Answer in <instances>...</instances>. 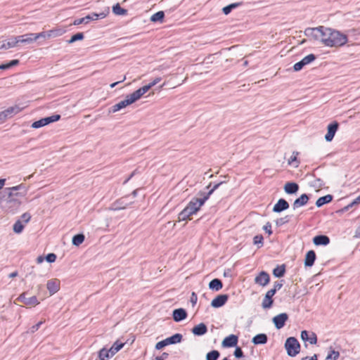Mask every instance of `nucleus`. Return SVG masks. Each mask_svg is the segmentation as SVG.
Instances as JSON below:
<instances>
[{
    "label": "nucleus",
    "instance_id": "4468645a",
    "mask_svg": "<svg viewBox=\"0 0 360 360\" xmlns=\"http://www.w3.org/2000/svg\"><path fill=\"white\" fill-rule=\"evenodd\" d=\"M301 339L304 342L308 341L311 345H315L317 342L316 335L313 332L309 333L307 330H302L301 332Z\"/></svg>",
    "mask_w": 360,
    "mask_h": 360
},
{
    "label": "nucleus",
    "instance_id": "0e129e2a",
    "mask_svg": "<svg viewBox=\"0 0 360 360\" xmlns=\"http://www.w3.org/2000/svg\"><path fill=\"white\" fill-rule=\"evenodd\" d=\"M312 186L314 187H319V188L321 187L322 186L321 179H317L314 180L312 182Z\"/></svg>",
    "mask_w": 360,
    "mask_h": 360
},
{
    "label": "nucleus",
    "instance_id": "f8f14e48",
    "mask_svg": "<svg viewBox=\"0 0 360 360\" xmlns=\"http://www.w3.org/2000/svg\"><path fill=\"white\" fill-rule=\"evenodd\" d=\"M288 315L285 313L280 314L273 318V322L277 329L282 328L288 320Z\"/></svg>",
    "mask_w": 360,
    "mask_h": 360
},
{
    "label": "nucleus",
    "instance_id": "8fccbe9b",
    "mask_svg": "<svg viewBox=\"0 0 360 360\" xmlns=\"http://www.w3.org/2000/svg\"><path fill=\"white\" fill-rule=\"evenodd\" d=\"M289 221L288 217L285 216V217L279 218L276 220V226H281L285 223H287Z\"/></svg>",
    "mask_w": 360,
    "mask_h": 360
},
{
    "label": "nucleus",
    "instance_id": "20e7f679",
    "mask_svg": "<svg viewBox=\"0 0 360 360\" xmlns=\"http://www.w3.org/2000/svg\"><path fill=\"white\" fill-rule=\"evenodd\" d=\"M20 205L18 199H11L0 195V208L6 213L14 214Z\"/></svg>",
    "mask_w": 360,
    "mask_h": 360
},
{
    "label": "nucleus",
    "instance_id": "72a5a7b5",
    "mask_svg": "<svg viewBox=\"0 0 360 360\" xmlns=\"http://www.w3.org/2000/svg\"><path fill=\"white\" fill-rule=\"evenodd\" d=\"M124 345V343H119L118 341L114 342L112 347L108 349L110 352L114 356L117 352H118Z\"/></svg>",
    "mask_w": 360,
    "mask_h": 360
},
{
    "label": "nucleus",
    "instance_id": "412c9836",
    "mask_svg": "<svg viewBox=\"0 0 360 360\" xmlns=\"http://www.w3.org/2000/svg\"><path fill=\"white\" fill-rule=\"evenodd\" d=\"M283 189L287 194H295L299 190V186L294 182H287L284 185Z\"/></svg>",
    "mask_w": 360,
    "mask_h": 360
},
{
    "label": "nucleus",
    "instance_id": "cd10ccee",
    "mask_svg": "<svg viewBox=\"0 0 360 360\" xmlns=\"http://www.w3.org/2000/svg\"><path fill=\"white\" fill-rule=\"evenodd\" d=\"M22 110V108H20L18 105H14L8 108L6 110H4V113H5L6 117H11L13 115L18 113Z\"/></svg>",
    "mask_w": 360,
    "mask_h": 360
},
{
    "label": "nucleus",
    "instance_id": "3c124183",
    "mask_svg": "<svg viewBox=\"0 0 360 360\" xmlns=\"http://www.w3.org/2000/svg\"><path fill=\"white\" fill-rule=\"evenodd\" d=\"M45 259L49 263L54 262L56 259V255L54 253H49L46 255Z\"/></svg>",
    "mask_w": 360,
    "mask_h": 360
},
{
    "label": "nucleus",
    "instance_id": "c03bdc74",
    "mask_svg": "<svg viewBox=\"0 0 360 360\" xmlns=\"http://www.w3.org/2000/svg\"><path fill=\"white\" fill-rule=\"evenodd\" d=\"M297 155H298V153L294 151L288 160V164L292 165L294 162H295V165L294 166H295V167H298V162L297 160Z\"/></svg>",
    "mask_w": 360,
    "mask_h": 360
},
{
    "label": "nucleus",
    "instance_id": "6ab92c4d",
    "mask_svg": "<svg viewBox=\"0 0 360 360\" xmlns=\"http://www.w3.org/2000/svg\"><path fill=\"white\" fill-rule=\"evenodd\" d=\"M238 343V337L235 335H230L226 337L222 341V345L226 347H234Z\"/></svg>",
    "mask_w": 360,
    "mask_h": 360
},
{
    "label": "nucleus",
    "instance_id": "b1692460",
    "mask_svg": "<svg viewBox=\"0 0 360 360\" xmlns=\"http://www.w3.org/2000/svg\"><path fill=\"white\" fill-rule=\"evenodd\" d=\"M17 37L18 42L22 44H32V42L36 41L33 39L34 38V33H29L21 36H18Z\"/></svg>",
    "mask_w": 360,
    "mask_h": 360
},
{
    "label": "nucleus",
    "instance_id": "c85d7f7f",
    "mask_svg": "<svg viewBox=\"0 0 360 360\" xmlns=\"http://www.w3.org/2000/svg\"><path fill=\"white\" fill-rule=\"evenodd\" d=\"M113 356L110 352V350L106 348H102L98 352V359L99 360H108L110 358L112 357Z\"/></svg>",
    "mask_w": 360,
    "mask_h": 360
},
{
    "label": "nucleus",
    "instance_id": "ea45409f",
    "mask_svg": "<svg viewBox=\"0 0 360 360\" xmlns=\"http://www.w3.org/2000/svg\"><path fill=\"white\" fill-rule=\"evenodd\" d=\"M84 39V34L82 32L77 33L71 37L68 41V44H72L76 41L82 40Z\"/></svg>",
    "mask_w": 360,
    "mask_h": 360
},
{
    "label": "nucleus",
    "instance_id": "dca6fc26",
    "mask_svg": "<svg viewBox=\"0 0 360 360\" xmlns=\"http://www.w3.org/2000/svg\"><path fill=\"white\" fill-rule=\"evenodd\" d=\"M161 80L160 77H156L149 84L139 88L136 91L141 96H143L148 91H149L150 89H151L153 86H154L155 84H157L158 82H160Z\"/></svg>",
    "mask_w": 360,
    "mask_h": 360
},
{
    "label": "nucleus",
    "instance_id": "4c0bfd02",
    "mask_svg": "<svg viewBox=\"0 0 360 360\" xmlns=\"http://www.w3.org/2000/svg\"><path fill=\"white\" fill-rule=\"evenodd\" d=\"M127 205H128L127 203H124L122 200H120L113 204V207H112V210H123V209H125Z\"/></svg>",
    "mask_w": 360,
    "mask_h": 360
},
{
    "label": "nucleus",
    "instance_id": "f3484780",
    "mask_svg": "<svg viewBox=\"0 0 360 360\" xmlns=\"http://www.w3.org/2000/svg\"><path fill=\"white\" fill-rule=\"evenodd\" d=\"M172 316L176 322H179L187 317V313L184 309L179 308L173 311Z\"/></svg>",
    "mask_w": 360,
    "mask_h": 360
},
{
    "label": "nucleus",
    "instance_id": "a18cd8bd",
    "mask_svg": "<svg viewBox=\"0 0 360 360\" xmlns=\"http://www.w3.org/2000/svg\"><path fill=\"white\" fill-rule=\"evenodd\" d=\"M238 4H231L223 8L222 11L225 15H228L232 9L236 8Z\"/></svg>",
    "mask_w": 360,
    "mask_h": 360
},
{
    "label": "nucleus",
    "instance_id": "338daca9",
    "mask_svg": "<svg viewBox=\"0 0 360 360\" xmlns=\"http://www.w3.org/2000/svg\"><path fill=\"white\" fill-rule=\"evenodd\" d=\"M7 119L5 113H4V111L0 112V123H3L5 122V120Z\"/></svg>",
    "mask_w": 360,
    "mask_h": 360
},
{
    "label": "nucleus",
    "instance_id": "5fc2aeb1",
    "mask_svg": "<svg viewBox=\"0 0 360 360\" xmlns=\"http://www.w3.org/2000/svg\"><path fill=\"white\" fill-rule=\"evenodd\" d=\"M165 347H166V345H165V341L163 340L162 341H160V342H157L155 346V348L157 350H160V349H162Z\"/></svg>",
    "mask_w": 360,
    "mask_h": 360
},
{
    "label": "nucleus",
    "instance_id": "864d4df0",
    "mask_svg": "<svg viewBox=\"0 0 360 360\" xmlns=\"http://www.w3.org/2000/svg\"><path fill=\"white\" fill-rule=\"evenodd\" d=\"M46 32L48 34V38L54 37H56V36H58L60 34V32L59 30H51Z\"/></svg>",
    "mask_w": 360,
    "mask_h": 360
},
{
    "label": "nucleus",
    "instance_id": "423d86ee",
    "mask_svg": "<svg viewBox=\"0 0 360 360\" xmlns=\"http://www.w3.org/2000/svg\"><path fill=\"white\" fill-rule=\"evenodd\" d=\"M109 8H106L103 11L99 13H92L91 14H89L84 18L75 20V21L73 22V25H79L82 23L87 24L91 20H97L98 19H103L107 16V15L109 13Z\"/></svg>",
    "mask_w": 360,
    "mask_h": 360
},
{
    "label": "nucleus",
    "instance_id": "c9c22d12",
    "mask_svg": "<svg viewBox=\"0 0 360 360\" xmlns=\"http://www.w3.org/2000/svg\"><path fill=\"white\" fill-rule=\"evenodd\" d=\"M18 43V37H16L9 39L6 44H4L2 46L4 49H11L15 47Z\"/></svg>",
    "mask_w": 360,
    "mask_h": 360
},
{
    "label": "nucleus",
    "instance_id": "79ce46f5",
    "mask_svg": "<svg viewBox=\"0 0 360 360\" xmlns=\"http://www.w3.org/2000/svg\"><path fill=\"white\" fill-rule=\"evenodd\" d=\"M60 116L59 115H53L50 117H44V120L46 125H47L51 122L58 121L60 119Z\"/></svg>",
    "mask_w": 360,
    "mask_h": 360
},
{
    "label": "nucleus",
    "instance_id": "f257e3e1",
    "mask_svg": "<svg viewBox=\"0 0 360 360\" xmlns=\"http://www.w3.org/2000/svg\"><path fill=\"white\" fill-rule=\"evenodd\" d=\"M304 33L307 36L311 37L314 39L319 41L325 46L330 47L341 46L347 41V37L345 34L323 26L307 28Z\"/></svg>",
    "mask_w": 360,
    "mask_h": 360
},
{
    "label": "nucleus",
    "instance_id": "aec40b11",
    "mask_svg": "<svg viewBox=\"0 0 360 360\" xmlns=\"http://www.w3.org/2000/svg\"><path fill=\"white\" fill-rule=\"evenodd\" d=\"M309 200V197L307 194H302L300 198H297L293 204L292 209L296 210L300 207L305 205Z\"/></svg>",
    "mask_w": 360,
    "mask_h": 360
},
{
    "label": "nucleus",
    "instance_id": "6e6d98bb",
    "mask_svg": "<svg viewBox=\"0 0 360 360\" xmlns=\"http://www.w3.org/2000/svg\"><path fill=\"white\" fill-rule=\"evenodd\" d=\"M234 355L236 358H240L243 356L242 349L240 347H237L234 352Z\"/></svg>",
    "mask_w": 360,
    "mask_h": 360
},
{
    "label": "nucleus",
    "instance_id": "5701e85b",
    "mask_svg": "<svg viewBox=\"0 0 360 360\" xmlns=\"http://www.w3.org/2000/svg\"><path fill=\"white\" fill-rule=\"evenodd\" d=\"M207 331L206 325L203 323H199L192 328V333L195 335H202Z\"/></svg>",
    "mask_w": 360,
    "mask_h": 360
},
{
    "label": "nucleus",
    "instance_id": "69168bd1",
    "mask_svg": "<svg viewBox=\"0 0 360 360\" xmlns=\"http://www.w3.org/2000/svg\"><path fill=\"white\" fill-rule=\"evenodd\" d=\"M274 274L277 278H281L284 276L285 271H273Z\"/></svg>",
    "mask_w": 360,
    "mask_h": 360
},
{
    "label": "nucleus",
    "instance_id": "2eb2a0df",
    "mask_svg": "<svg viewBox=\"0 0 360 360\" xmlns=\"http://www.w3.org/2000/svg\"><path fill=\"white\" fill-rule=\"evenodd\" d=\"M228 300L227 295H219L211 302V306L214 308H219L222 307L226 302Z\"/></svg>",
    "mask_w": 360,
    "mask_h": 360
},
{
    "label": "nucleus",
    "instance_id": "37998d69",
    "mask_svg": "<svg viewBox=\"0 0 360 360\" xmlns=\"http://www.w3.org/2000/svg\"><path fill=\"white\" fill-rule=\"evenodd\" d=\"M340 356V353L337 351L332 350L327 355L325 360H336Z\"/></svg>",
    "mask_w": 360,
    "mask_h": 360
},
{
    "label": "nucleus",
    "instance_id": "603ef678",
    "mask_svg": "<svg viewBox=\"0 0 360 360\" xmlns=\"http://www.w3.org/2000/svg\"><path fill=\"white\" fill-rule=\"evenodd\" d=\"M34 38H33V39L35 40H37L39 38H43V39L48 38V34H47L46 32H41L37 33V34L34 33Z\"/></svg>",
    "mask_w": 360,
    "mask_h": 360
},
{
    "label": "nucleus",
    "instance_id": "ddd939ff",
    "mask_svg": "<svg viewBox=\"0 0 360 360\" xmlns=\"http://www.w3.org/2000/svg\"><path fill=\"white\" fill-rule=\"evenodd\" d=\"M276 293V288L271 289L267 291V292L265 295V297L262 301V307L264 309H268L270 308L272 305L273 300L271 297L275 295Z\"/></svg>",
    "mask_w": 360,
    "mask_h": 360
},
{
    "label": "nucleus",
    "instance_id": "bf43d9fd",
    "mask_svg": "<svg viewBox=\"0 0 360 360\" xmlns=\"http://www.w3.org/2000/svg\"><path fill=\"white\" fill-rule=\"evenodd\" d=\"M360 202V196L356 198L352 202L345 207V210H347L349 207H352L354 205H356Z\"/></svg>",
    "mask_w": 360,
    "mask_h": 360
},
{
    "label": "nucleus",
    "instance_id": "473e14b6",
    "mask_svg": "<svg viewBox=\"0 0 360 360\" xmlns=\"http://www.w3.org/2000/svg\"><path fill=\"white\" fill-rule=\"evenodd\" d=\"M25 228V224L21 220H17L13 226V230L15 233H21Z\"/></svg>",
    "mask_w": 360,
    "mask_h": 360
},
{
    "label": "nucleus",
    "instance_id": "de8ad7c7",
    "mask_svg": "<svg viewBox=\"0 0 360 360\" xmlns=\"http://www.w3.org/2000/svg\"><path fill=\"white\" fill-rule=\"evenodd\" d=\"M44 126H46V124H45L44 118H42V119H41V120H39L38 121L34 122L32 124V127L34 128V129L40 128V127H44Z\"/></svg>",
    "mask_w": 360,
    "mask_h": 360
},
{
    "label": "nucleus",
    "instance_id": "e433bc0d",
    "mask_svg": "<svg viewBox=\"0 0 360 360\" xmlns=\"http://www.w3.org/2000/svg\"><path fill=\"white\" fill-rule=\"evenodd\" d=\"M84 240V236L83 234H77L73 236L72 242V244L75 246H79L81 245Z\"/></svg>",
    "mask_w": 360,
    "mask_h": 360
},
{
    "label": "nucleus",
    "instance_id": "6e6552de",
    "mask_svg": "<svg viewBox=\"0 0 360 360\" xmlns=\"http://www.w3.org/2000/svg\"><path fill=\"white\" fill-rule=\"evenodd\" d=\"M17 300L28 307H35L39 304V302L38 301L36 296L27 297L25 292H23L21 295H20Z\"/></svg>",
    "mask_w": 360,
    "mask_h": 360
},
{
    "label": "nucleus",
    "instance_id": "13d9d810",
    "mask_svg": "<svg viewBox=\"0 0 360 360\" xmlns=\"http://www.w3.org/2000/svg\"><path fill=\"white\" fill-rule=\"evenodd\" d=\"M263 237L262 236H256L254 237V243L255 245L262 244Z\"/></svg>",
    "mask_w": 360,
    "mask_h": 360
},
{
    "label": "nucleus",
    "instance_id": "052dcab7",
    "mask_svg": "<svg viewBox=\"0 0 360 360\" xmlns=\"http://www.w3.org/2000/svg\"><path fill=\"white\" fill-rule=\"evenodd\" d=\"M18 63H19L18 60H13L11 61H10L9 63H6V68H7V69H8L13 66L18 65Z\"/></svg>",
    "mask_w": 360,
    "mask_h": 360
},
{
    "label": "nucleus",
    "instance_id": "39448f33",
    "mask_svg": "<svg viewBox=\"0 0 360 360\" xmlns=\"http://www.w3.org/2000/svg\"><path fill=\"white\" fill-rule=\"evenodd\" d=\"M141 96L139 95L137 91H134L129 95H127L124 100L121 101L117 104L112 107V112H115L120 110L126 108L127 106L135 103L136 101L140 99Z\"/></svg>",
    "mask_w": 360,
    "mask_h": 360
},
{
    "label": "nucleus",
    "instance_id": "7c9ffc66",
    "mask_svg": "<svg viewBox=\"0 0 360 360\" xmlns=\"http://www.w3.org/2000/svg\"><path fill=\"white\" fill-rule=\"evenodd\" d=\"M112 10L116 15H125L127 13V10L121 8L118 3L112 6Z\"/></svg>",
    "mask_w": 360,
    "mask_h": 360
},
{
    "label": "nucleus",
    "instance_id": "7ed1b4c3",
    "mask_svg": "<svg viewBox=\"0 0 360 360\" xmlns=\"http://www.w3.org/2000/svg\"><path fill=\"white\" fill-rule=\"evenodd\" d=\"M27 193V188L25 184H20L15 186L6 188L0 195L11 199H17V197L24 196Z\"/></svg>",
    "mask_w": 360,
    "mask_h": 360
},
{
    "label": "nucleus",
    "instance_id": "49530a36",
    "mask_svg": "<svg viewBox=\"0 0 360 360\" xmlns=\"http://www.w3.org/2000/svg\"><path fill=\"white\" fill-rule=\"evenodd\" d=\"M31 219V215L28 212H25L20 216V219L19 220L22 221V223H23L25 225L27 224Z\"/></svg>",
    "mask_w": 360,
    "mask_h": 360
},
{
    "label": "nucleus",
    "instance_id": "393cba45",
    "mask_svg": "<svg viewBox=\"0 0 360 360\" xmlns=\"http://www.w3.org/2000/svg\"><path fill=\"white\" fill-rule=\"evenodd\" d=\"M313 242L316 245H326L330 243V239L326 236L320 235L315 236L313 238Z\"/></svg>",
    "mask_w": 360,
    "mask_h": 360
},
{
    "label": "nucleus",
    "instance_id": "0eeeda50",
    "mask_svg": "<svg viewBox=\"0 0 360 360\" xmlns=\"http://www.w3.org/2000/svg\"><path fill=\"white\" fill-rule=\"evenodd\" d=\"M285 348L288 356H295L300 352V345L295 338L290 337L285 340Z\"/></svg>",
    "mask_w": 360,
    "mask_h": 360
},
{
    "label": "nucleus",
    "instance_id": "9b49d317",
    "mask_svg": "<svg viewBox=\"0 0 360 360\" xmlns=\"http://www.w3.org/2000/svg\"><path fill=\"white\" fill-rule=\"evenodd\" d=\"M338 126H339V124L337 122H334L328 126L327 133L325 135V140L326 141L330 142L333 140V139L338 129Z\"/></svg>",
    "mask_w": 360,
    "mask_h": 360
},
{
    "label": "nucleus",
    "instance_id": "e2e57ef3",
    "mask_svg": "<svg viewBox=\"0 0 360 360\" xmlns=\"http://www.w3.org/2000/svg\"><path fill=\"white\" fill-rule=\"evenodd\" d=\"M198 297L197 295L195 292H192L191 297V302L193 304V305H195L197 302Z\"/></svg>",
    "mask_w": 360,
    "mask_h": 360
},
{
    "label": "nucleus",
    "instance_id": "f704fd0d",
    "mask_svg": "<svg viewBox=\"0 0 360 360\" xmlns=\"http://www.w3.org/2000/svg\"><path fill=\"white\" fill-rule=\"evenodd\" d=\"M165 17V13L163 11H158L155 14L152 15L150 17V21L155 22H162Z\"/></svg>",
    "mask_w": 360,
    "mask_h": 360
},
{
    "label": "nucleus",
    "instance_id": "09e8293b",
    "mask_svg": "<svg viewBox=\"0 0 360 360\" xmlns=\"http://www.w3.org/2000/svg\"><path fill=\"white\" fill-rule=\"evenodd\" d=\"M44 321H40L39 322H38L37 324L32 326L30 329L29 330L27 331V333H34L36 331H37L39 330V328H40V326H41L42 323H44Z\"/></svg>",
    "mask_w": 360,
    "mask_h": 360
},
{
    "label": "nucleus",
    "instance_id": "9d476101",
    "mask_svg": "<svg viewBox=\"0 0 360 360\" xmlns=\"http://www.w3.org/2000/svg\"><path fill=\"white\" fill-rule=\"evenodd\" d=\"M46 288L50 295H53L59 291L60 288V281L57 278L49 280L46 283Z\"/></svg>",
    "mask_w": 360,
    "mask_h": 360
},
{
    "label": "nucleus",
    "instance_id": "4d7b16f0",
    "mask_svg": "<svg viewBox=\"0 0 360 360\" xmlns=\"http://www.w3.org/2000/svg\"><path fill=\"white\" fill-rule=\"evenodd\" d=\"M263 229L268 233L269 235H271L272 233L271 231V226L269 222L266 223V225L263 226Z\"/></svg>",
    "mask_w": 360,
    "mask_h": 360
},
{
    "label": "nucleus",
    "instance_id": "a19ab883",
    "mask_svg": "<svg viewBox=\"0 0 360 360\" xmlns=\"http://www.w3.org/2000/svg\"><path fill=\"white\" fill-rule=\"evenodd\" d=\"M219 356V352L217 350H213L208 352L206 356L207 360H217Z\"/></svg>",
    "mask_w": 360,
    "mask_h": 360
},
{
    "label": "nucleus",
    "instance_id": "680f3d73",
    "mask_svg": "<svg viewBox=\"0 0 360 360\" xmlns=\"http://www.w3.org/2000/svg\"><path fill=\"white\" fill-rule=\"evenodd\" d=\"M169 354L166 352H163L160 356H156L155 360H165L168 357Z\"/></svg>",
    "mask_w": 360,
    "mask_h": 360
},
{
    "label": "nucleus",
    "instance_id": "1a4fd4ad",
    "mask_svg": "<svg viewBox=\"0 0 360 360\" xmlns=\"http://www.w3.org/2000/svg\"><path fill=\"white\" fill-rule=\"evenodd\" d=\"M315 59L316 57L314 54H309L308 56L303 58L300 62L296 63L294 65V71L297 72L301 70L304 68V66L313 62Z\"/></svg>",
    "mask_w": 360,
    "mask_h": 360
},
{
    "label": "nucleus",
    "instance_id": "58836bf2",
    "mask_svg": "<svg viewBox=\"0 0 360 360\" xmlns=\"http://www.w3.org/2000/svg\"><path fill=\"white\" fill-rule=\"evenodd\" d=\"M170 341L173 345L177 344L181 342L183 336L180 333H176L171 337H169Z\"/></svg>",
    "mask_w": 360,
    "mask_h": 360
},
{
    "label": "nucleus",
    "instance_id": "774afa93",
    "mask_svg": "<svg viewBox=\"0 0 360 360\" xmlns=\"http://www.w3.org/2000/svg\"><path fill=\"white\" fill-rule=\"evenodd\" d=\"M285 265L282 264L281 266H277L276 267L274 268L273 270L277 271V270H285Z\"/></svg>",
    "mask_w": 360,
    "mask_h": 360
},
{
    "label": "nucleus",
    "instance_id": "2f4dec72",
    "mask_svg": "<svg viewBox=\"0 0 360 360\" xmlns=\"http://www.w3.org/2000/svg\"><path fill=\"white\" fill-rule=\"evenodd\" d=\"M209 287L212 290H219L222 288V283L220 280L215 278L210 281L209 283Z\"/></svg>",
    "mask_w": 360,
    "mask_h": 360
},
{
    "label": "nucleus",
    "instance_id": "a878e982",
    "mask_svg": "<svg viewBox=\"0 0 360 360\" xmlns=\"http://www.w3.org/2000/svg\"><path fill=\"white\" fill-rule=\"evenodd\" d=\"M267 336L264 333H260L256 335L252 340L254 345H264L267 342Z\"/></svg>",
    "mask_w": 360,
    "mask_h": 360
},
{
    "label": "nucleus",
    "instance_id": "f03ea898",
    "mask_svg": "<svg viewBox=\"0 0 360 360\" xmlns=\"http://www.w3.org/2000/svg\"><path fill=\"white\" fill-rule=\"evenodd\" d=\"M222 182L215 184L203 198H193L187 206L179 214L178 221H186L191 216L195 214L208 199L209 196L215 191Z\"/></svg>",
    "mask_w": 360,
    "mask_h": 360
},
{
    "label": "nucleus",
    "instance_id": "c756f323",
    "mask_svg": "<svg viewBox=\"0 0 360 360\" xmlns=\"http://www.w3.org/2000/svg\"><path fill=\"white\" fill-rule=\"evenodd\" d=\"M333 200V197L330 195H326L325 196L319 198L316 202V205L318 207L323 206V205L330 202Z\"/></svg>",
    "mask_w": 360,
    "mask_h": 360
},
{
    "label": "nucleus",
    "instance_id": "4be33fe9",
    "mask_svg": "<svg viewBox=\"0 0 360 360\" xmlns=\"http://www.w3.org/2000/svg\"><path fill=\"white\" fill-rule=\"evenodd\" d=\"M255 282L260 285L264 286L269 282V276L265 271H261L255 278Z\"/></svg>",
    "mask_w": 360,
    "mask_h": 360
},
{
    "label": "nucleus",
    "instance_id": "a211bd4d",
    "mask_svg": "<svg viewBox=\"0 0 360 360\" xmlns=\"http://www.w3.org/2000/svg\"><path fill=\"white\" fill-rule=\"evenodd\" d=\"M289 207L288 202L284 199H279L278 202L274 205L273 211L274 212H281L283 210H287Z\"/></svg>",
    "mask_w": 360,
    "mask_h": 360
},
{
    "label": "nucleus",
    "instance_id": "bb28decb",
    "mask_svg": "<svg viewBox=\"0 0 360 360\" xmlns=\"http://www.w3.org/2000/svg\"><path fill=\"white\" fill-rule=\"evenodd\" d=\"M316 259V254L314 251L309 250L307 252L305 259H304V264L306 266H311L315 261Z\"/></svg>",
    "mask_w": 360,
    "mask_h": 360
}]
</instances>
